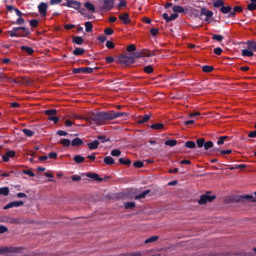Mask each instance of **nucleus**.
<instances>
[{
  "instance_id": "1",
  "label": "nucleus",
  "mask_w": 256,
  "mask_h": 256,
  "mask_svg": "<svg viewBox=\"0 0 256 256\" xmlns=\"http://www.w3.org/2000/svg\"><path fill=\"white\" fill-rule=\"evenodd\" d=\"M76 118H80L77 116H76ZM84 118L91 124L100 125L104 122L102 112L96 113L92 112H89Z\"/></svg>"
},
{
  "instance_id": "2",
  "label": "nucleus",
  "mask_w": 256,
  "mask_h": 256,
  "mask_svg": "<svg viewBox=\"0 0 256 256\" xmlns=\"http://www.w3.org/2000/svg\"><path fill=\"white\" fill-rule=\"evenodd\" d=\"M26 249L23 247L5 246L0 248V254H23Z\"/></svg>"
},
{
  "instance_id": "3",
  "label": "nucleus",
  "mask_w": 256,
  "mask_h": 256,
  "mask_svg": "<svg viewBox=\"0 0 256 256\" xmlns=\"http://www.w3.org/2000/svg\"><path fill=\"white\" fill-rule=\"evenodd\" d=\"M8 32L12 37L26 36L30 34V31L25 27L14 28L12 30Z\"/></svg>"
},
{
  "instance_id": "4",
  "label": "nucleus",
  "mask_w": 256,
  "mask_h": 256,
  "mask_svg": "<svg viewBox=\"0 0 256 256\" xmlns=\"http://www.w3.org/2000/svg\"><path fill=\"white\" fill-rule=\"evenodd\" d=\"M134 60H132L130 55L128 56H121L118 58V62L122 64L128 66L134 63Z\"/></svg>"
},
{
  "instance_id": "5",
  "label": "nucleus",
  "mask_w": 256,
  "mask_h": 256,
  "mask_svg": "<svg viewBox=\"0 0 256 256\" xmlns=\"http://www.w3.org/2000/svg\"><path fill=\"white\" fill-rule=\"evenodd\" d=\"M214 196H208L207 194H203L200 196L198 202L200 204H204L207 202H211L215 198Z\"/></svg>"
},
{
  "instance_id": "6",
  "label": "nucleus",
  "mask_w": 256,
  "mask_h": 256,
  "mask_svg": "<svg viewBox=\"0 0 256 256\" xmlns=\"http://www.w3.org/2000/svg\"><path fill=\"white\" fill-rule=\"evenodd\" d=\"M92 68H74L73 70V72L74 74L84 73V74H90L92 72Z\"/></svg>"
},
{
  "instance_id": "7",
  "label": "nucleus",
  "mask_w": 256,
  "mask_h": 256,
  "mask_svg": "<svg viewBox=\"0 0 256 256\" xmlns=\"http://www.w3.org/2000/svg\"><path fill=\"white\" fill-rule=\"evenodd\" d=\"M104 122L106 120H110L116 118L115 112L109 111L108 112H102Z\"/></svg>"
},
{
  "instance_id": "8",
  "label": "nucleus",
  "mask_w": 256,
  "mask_h": 256,
  "mask_svg": "<svg viewBox=\"0 0 256 256\" xmlns=\"http://www.w3.org/2000/svg\"><path fill=\"white\" fill-rule=\"evenodd\" d=\"M24 202L22 201H14L8 203V204L4 207V208L6 210L13 207H18L23 204Z\"/></svg>"
},
{
  "instance_id": "9",
  "label": "nucleus",
  "mask_w": 256,
  "mask_h": 256,
  "mask_svg": "<svg viewBox=\"0 0 256 256\" xmlns=\"http://www.w3.org/2000/svg\"><path fill=\"white\" fill-rule=\"evenodd\" d=\"M38 11L40 14L42 16H44L46 15V10L48 8V5L46 3L41 2L38 6Z\"/></svg>"
},
{
  "instance_id": "10",
  "label": "nucleus",
  "mask_w": 256,
  "mask_h": 256,
  "mask_svg": "<svg viewBox=\"0 0 256 256\" xmlns=\"http://www.w3.org/2000/svg\"><path fill=\"white\" fill-rule=\"evenodd\" d=\"M64 5L67 6L68 7L73 8L75 9H78L80 7V3L76 1L68 0L66 4H64Z\"/></svg>"
},
{
  "instance_id": "11",
  "label": "nucleus",
  "mask_w": 256,
  "mask_h": 256,
  "mask_svg": "<svg viewBox=\"0 0 256 256\" xmlns=\"http://www.w3.org/2000/svg\"><path fill=\"white\" fill-rule=\"evenodd\" d=\"M118 18L120 20H122L123 23L125 24H129L130 22L128 14L126 12L120 14Z\"/></svg>"
},
{
  "instance_id": "12",
  "label": "nucleus",
  "mask_w": 256,
  "mask_h": 256,
  "mask_svg": "<svg viewBox=\"0 0 256 256\" xmlns=\"http://www.w3.org/2000/svg\"><path fill=\"white\" fill-rule=\"evenodd\" d=\"M200 14L202 15H204L206 16L205 20H208L209 18L212 16L213 12L205 8H202L201 9Z\"/></svg>"
},
{
  "instance_id": "13",
  "label": "nucleus",
  "mask_w": 256,
  "mask_h": 256,
  "mask_svg": "<svg viewBox=\"0 0 256 256\" xmlns=\"http://www.w3.org/2000/svg\"><path fill=\"white\" fill-rule=\"evenodd\" d=\"M150 118L149 114L138 116L137 118V122L139 124H143L146 122Z\"/></svg>"
},
{
  "instance_id": "14",
  "label": "nucleus",
  "mask_w": 256,
  "mask_h": 256,
  "mask_svg": "<svg viewBox=\"0 0 256 256\" xmlns=\"http://www.w3.org/2000/svg\"><path fill=\"white\" fill-rule=\"evenodd\" d=\"M103 2L104 3V8L106 10H110L114 4V2L112 0H103Z\"/></svg>"
},
{
  "instance_id": "15",
  "label": "nucleus",
  "mask_w": 256,
  "mask_h": 256,
  "mask_svg": "<svg viewBox=\"0 0 256 256\" xmlns=\"http://www.w3.org/2000/svg\"><path fill=\"white\" fill-rule=\"evenodd\" d=\"M15 156V152L14 151L10 150L6 152L5 155L2 156V159L4 162H8L9 158H12Z\"/></svg>"
},
{
  "instance_id": "16",
  "label": "nucleus",
  "mask_w": 256,
  "mask_h": 256,
  "mask_svg": "<svg viewBox=\"0 0 256 256\" xmlns=\"http://www.w3.org/2000/svg\"><path fill=\"white\" fill-rule=\"evenodd\" d=\"M86 176L88 178H93L98 181L101 182L102 180V178L99 177L98 175L94 173H88Z\"/></svg>"
},
{
  "instance_id": "17",
  "label": "nucleus",
  "mask_w": 256,
  "mask_h": 256,
  "mask_svg": "<svg viewBox=\"0 0 256 256\" xmlns=\"http://www.w3.org/2000/svg\"><path fill=\"white\" fill-rule=\"evenodd\" d=\"M158 236H152L147 239H146L144 241V244H147L149 243H152L156 242L158 239Z\"/></svg>"
},
{
  "instance_id": "18",
  "label": "nucleus",
  "mask_w": 256,
  "mask_h": 256,
  "mask_svg": "<svg viewBox=\"0 0 256 256\" xmlns=\"http://www.w3.org/2000/svg\"><path fill=\"white\" fill-rule=\"evenodd\" d=\"M56 110L55 109L53 110H48L44 112L46 114L49 116V117H54L56 114Z\"/></svg>"
},
{
  "instance_id": "19",
  "label": "nucleus",
  "mask_w": 256,
  "mask_h": 256,
  "mask_svg": "<svg viewBox=\"0 0 256 256\" xmlns=\"http://www.w3.org/2000/svg\"><path fill=\"white\" fill-rule=\"evenodd\" d=\"M99 144V142L98 140H95L94 142L88 143V146L90 149V150H94L96 148L98 145Z\"/></svg>"
},
{
  "instance_id": "20",
  "label": "nucleus",
  "mask_w": 256,
  "mask_h": 256,
  "mask_svg": "<svg viewBox=\"0 0 256 256\" xmlns=\"http://www.w3.org/2000/svg\"><path fill=\"white\" fill-rule=\"evenodd\" d=\"M12 81L18 84H28L29 83V80L27 78H22L21 80H12Z\"/></svg>"
},
{
  "instance_id": "21",
  "label": "nucleus",
  "mask_w": 256,
  "mask_h": 256,
  "mask_svg": "<svg viewBox=\"0 0 256 256\" xmlns=\"http://www.w3.org/2000/svg\"><path fill=\"white\" fill-rule=\"evenodd\" d=\"M84 6L88 10L91 11L92 12H95V8H94V6L92 4H91L90 2H85L84 4Z\"/></svg>"
},
{
  "instance_id": "22",
  "label": "nucleus",
  "mask_w": 256,
  "mask_h": 256,
  "mask_svg": "<svg viewBox=\"0 0 256 256\" xmlns=\"http://www.w3.org/2000/svg\"><path fill=\"white\" fill-rule=\"evenodd\" d=\"M150 192L149 190H146L142 192V194H140L135 196L134 198L136 200H140L142 198H144L146 197V196Z\"/></svg>"
},
{
  "instance_id": "23",
  "label": "nucleus",
  "mask_w": 256,
  "mask_h": 256,
  "mask_svg": "<svg viewBox=\"0 0 256 256\" xmlns=\"http://www.w3.org/2000/svg\"><path fill=\"white\" fill-rule=\"evenodd\" d=\"M248 49L250 50H254L256 51V42L248 41Z\"/></svg>"
},
{
  "instance_id": "24",
  "label": "nucleus",
  "mask_w": 256,
  "mask_h": 256,
  "mask_svg": "<svg viewBox=\"0 0 256 256\" xmlns=\"http://www.w3.org/2000/svg\"><path fill=\"white\" fill-rule=\"evenodd\" d=\"M82 140L78 138H75L72 142V146H78L82 144Z\"/></svg>"
},
{
  "instance_id": "25",
  "label": "nucleus",
  "mask_w": 256,
  "mask_h": 256,
  "mask_svg": "<svg viewBox=\"0 0 256 256\" xmlns=\"http://www.w3.org/2000/svg\"><path fill=\"white\" fill-rule=\"evenodd\" d=\"M73 42L74 43L80 45L84 42V40L80 36H74L73 38Z\"/></svg>"
},
{
  "instance_id": "26",
  "label": "nucleus",
  "mask_w": 256,
  "mask_h": 256,
  "mask_svg": "<svg viewBox=\"0 0 256 256\" xmlns=\"http://www.w3.org/2000/svg\"><path fill=\"white\" fill-rule=\"evenodd\" d=\"M252 50L244 49L242 50V54L244 56H251L254 55V53L251 51Z\"/></svg>"
},
{
  "instance_id": "27",
  "label": "nucleus",
  "mask_w": 256,
  "mask_h": 256,
  "mask_svg": "<svg viewBox=\"0 0 256 256\" xmlns=\"http://www.w3.org/2000/svg\"><path fill=\"white\" fill-rule=\"evenodd\" d=\"M104 161L107 164H112L114 162V158L110 156H106L104 158Z\"/></svg>"
},
{
  "instance_id": "28",
  "label": "nucleus",
  "mask_w": 256,
  "mask_h": 256,
  "mask_svg": "<svg viewBox=\"0 0 256 256\" xmlns=\"http://www.w3.org/2000/svg\"><path fill=\"white\" fill-rule=\"evenodd\" d=\"M21 50H25L29 54H32L34 52L32 48L26 46H21Z\"/></svg>"
},
{
  "instance_id": "29",
  "label": "nucleus",
  "mask_w": 256,
  "mask_h": 256,
  "mask_svg": "<svg viewBox=\"0 0 256 256\" xmlns=\"http://www.w3.org/2000/svg\"><path fill=\"white\" fill-rule=\"evenodd\" d=\"M164 127V126L161 123H158L155 124H152L150 126V128L154 130H160L163 128Z\"/></svg>"
},
{
  "instance_id": "30",
  "label": "nucleus",
  "mask_w": 256,
  "mask_h": 256,
  "mask_svg": "<svg viewBox=\"0 0 256 256\" xmlns=\"http://www.w3.org/2000/svg\"><path fill=\"white\" fill-rule=\"evenodd\" d=\"M124 208L126 209H132L135 207V202H126L124 204Z\"/></svg>"
},
{
  "instance_id": "31",
  "label": "nucleus",
  "mask_w": 256,
  "mask_h": 256,
  "mask_svg": "<svg viewBox=\"0 0 256 256\" xmlns=\"http://www.w3.org/2000/svg\"><path fill=\"white\" fill-rule=\"evenodd\" d=\"M84 52V50L82 48H76L73 52L74 55L78 56L82 54Z\"/></svg>"
},
{
  "instance_id": "32",
  "label": "nucleus",
  "mask_w": 256,
  "mask_h": 256,
  "mask_svg": "<svg viewBox=\"0 0 256 256\" xmlns=\"http://www.w3.org/2000/svg\"><path fill=\"white\" fill-rule=\"evenodd\" d=\"M172 9L173 11L175 12H184L183 8L179 6H174Z\"/></svg>"
},
{
  "instance_id": "33",
  "label": "nucleus",
  "mask_w": 256,
  "mask_h": 256,
  "mask_svg": "<svg viewBox=\"0 0 256 256\" xmlns=\"http://www.w3.org/2000/svg\"><path fill=\"white\" fill-rule=\"evenodd\" d=\"M9 193V189L8 187L0 188V194L4 196H8Z\"/></svg>"
},
{
  "instance_id": "34",
  "label": "nucleus",
  "mask_w": 256,
  "mask_h": 256,
  "mask_svg": "<svg viewBox=\"0 0 256 256\" xmlns=\"http://www.w3.org/2000/svg\"><path fill=\"white\" fill-rule=\"evenodd\" d=\"M185 146L190 148H194L196 145L193 141H188L185 143Z\"/></svg>"
},
{
  "instance_id": "35",
  "label": "nucleus",
  "mask_w": 256,
  "mask_h": 256,
  "mask_svg": "<svg viewBox=\"0 0 256 256\" xmlns=\"http://www.w3.org/2000/svg\"><path fill=\"white\" fill-rule=\"evenodd\" d=\"M176 143H177L176 140H166L164 142L166 145L168 146H174L176 144Z\"/></svg>"
},
{
  "instance_id": "36",
  "label": "nucleus",
  "mask_w": 256,
  "mask_h": 256,
  "mask_svg": "<svg viewBox=\"0 0 256 256\" xmlns=\"http://www.w3.org/2000/svg\"><path fill=\"white\" fill-rule=\"evenodd\" d=\"M22 130L28 136H32L34 134V132L26 128H24Z\"/></svg>"
},
{
  "instance_id": "37",
  "label": "nucleus",
  "mask_w": 256,
  "mask_h": 256,
  "mask_svg": "<svg viewBox=\"0 0 256 256\" xmlns=\"http://www.w3.org/2000/svg\"><path fill=\"white\" fill-rule=\"evenodd\" d=\"M86 30L87 32H91L92 28V25L90 22H85Z\"/></svg>"
},
{
  "instance_id": "38",
  "label": "nucleus",
  "mask_w": 256,
  "mask_h": 256,
  "mask_svg": "<svg viewBox=\"0 0 256 256\" xmlns=\"http://www.w3.org/2000/svg\"><path fill=\"white\" fill-rule=\"evenodd\" d=\"M74 160L76 162L80 163L84 161V158L80 155H76L74 157Z\"/></svg>"
},
{
  "instance_id": "39",
  "label": "nucleus",
  "mask_w": 256,
  "mask_h": 256,
  "mask_svg": "<svg viewBox=\"0 0 256 256\" xmlns=\"http://www.w3.org/2000/svg\"><path fill=\"white\" fill-rule=\"evenodd\" d=\"M224 5V2L222 0H216L213 3V6L215 8H219Z\"/></svg>"
},
{
  "instance_id": "40",
  "label": "nucleus",
  "mask_w": 256,
  "mask_h": 256,
  "mask_svg": "<svg viewBox=\"0 0 256 256\" xmlns=\"http://www.w3.org/2000/svg\"><path fill=\"white\" fill-rule=\"evenodd\" d=\"M119 162L120 164L125 165H129L131 163V161L130 159H124V158H119Z\"/></svg>"
},
{
  "instance_id": "41",
  "label": "nucleus",
  "mask_w": 256,
  "mask_h": 256,
  "mask_svg": "<svg viewBox=\"0 0 256 256\" xmlns=\"http://www.w3.org/2000/svg\"><path fill=\"white\" fill-rule=\"evenodd\" d=\"M213 145V143L211 141H208L206 142H204V148L206 150H208L210 148H212Z\"/></svg>"
},
{
  "instance_id": "42",
  "label": "nucleus",
  "mask_w": 256,
  "mask_h": 256,
  "mask_svg": "<svg viewBox=\"0 0 256 256\" xmlns=\"http://www.w3.org/2000/svg\"><path fill=\"white\" fill-rule=\"evenodd\" d=\"M121 152L118 149H114L111 151L110 154L114 156H118L120 154Z\"/></svg>"
},
{
  "instance_id": "43",
  "label": "nucleus",
  "mask_w": 256,
  "mask_h": 256,
  "mask_svg": "<svg viewBox=\"0 0 256 256\" xmlns=\"http://www.w3.org/2000/svg\"><path fill=\"white\" fill-rule=\"evenodd\" d=\"M231 10V7L230 6H222L221 11L224 14H227Z\"/></svg>"
},
{
  "instance_id": "44",
  "label": "nucleus",
  "mask_w": 256,
  "mask_h": 256,
  "mask_svg": "<svg viewBox=\"0 0 256 256\" xmlns=\"http://www.w3.org/2000/svg\"><path fill=\"white\" fill-rule=\"evenodd\" d=\"M60 143L62 144L64 146H68L70 144V140L68 139H64L60 141Z\"/></svg>"
},
{
  "instance_id": "45",
  "label": "nucleus",
  "mask_w": 256,
  "mask_h": 256,
  "mask_svg": "<svg viewBox=\"0 0 256 256\" xmlns=\"http://www.w3.org/2000/svg\"><path fill=\"white\" fill-rule=\"evenodd\" d=\"M153 70L152 68L150 65L147 66L144 68V70L148 74H151Z\"/></svg>"
},
{
  "instance_id": "46",
  "label": "nucleus",
  "mask_w": 256,
  "mask_h": 256,
  "mask_svg": "<svg viewBox=\"0 0 256 256\" xmlns=\"http://www.w3.org/2000/svg\"><path fill=\"white\" fill-rule=\"evenodd\" d=\"M213 69H214V68L212 66H204L202 68V70L204 72H212Z\"/></svg>"
},
{
  "instance_id": "47",
  "label": "nucleus",
  "mask_w": 256,
  "mask_h": 256,
  "mask_svg": "<svg viewBox=\"0 0 256 256\" xmlns=\"http://www.w3.org/2000/svg\"><path fill=\"white\" fill-rule=\"evenodd\" d=\"M182 246V244H180L178 245H176V246H175V245H172L170 246H169L168 248H166V252H171V251H172L174 250H176V248L180 246Z\"/></svg>"
},
{
  "instance_id": "48",
  "label": "nucleus",
  "mask_w": 256,
  "mask_h": 256,
  "mask_svg": "<svg viewBox=\"0 0 256 256\" xmlns=\"http://www.w3.org/2000/svg\"><path fill=\"white\" fill-rule=\"evenodd\" d=\"M204 138H198V139L196 140V143H197L198 146L199 148H202V146H204Z\"/></svg>"
},
{
  "instance_id": "49",
  "label": "nucleus",
  "mask_w": 256,
  "mask_h": 256,
  "mask_svg": "<svg viewBox=\"0 0 256 256\" xmlns=\"http://www.w3.org/2000/svg\"><path fill=\"white\" fill-rule=\"evenodd\" d=\"M130 55V58H132V60H134V58H140L142 56L140 54L139 52L133 53Z\"/></svg>"
},
{
  "instance_id": "50",
  "label": "nucleus",
  "mask_w": 256,
  "mask_h": 256,
  "mask_svg": "<svg viewBox=\"0 0 256 256\" xmlns=\"http://www.w3.org/2000/svg\"><path fill=\"white\" fill-rule=\"evenodd\" d=\"M116 118L120 116L125 117L127 116V114L126 112H115Z\"/></svg>"
},
{
  "instance_id": "51",
  "label": "nucleus",
  "mask_w": 256,
  "mask_h": 256,
  "mask_svg": "<svg viewBox=\"0 0 256 256\" xmlns=\"http://www.w3.org/2000/svg\"><path fill=\"white\" fill-rule=\"evenodd\" d=\"M248 8L250 10H252L256 8V4L254 2H251L248 6Z\"/></svg>"
},
{
  "instance_id": "52",
  "label": "nucleus",
  "mask_w": 256,
  "mask_h": 256,
  "mask_svg": "<svg viewBox=\"0 0 256 256\" xmlns=\"http://www.w3.org/2000/svg\"><path fill=\"white\" fill-rule=\"evenodd\" d=\"M38 24V21L36 20H32L30 21V25L33 28L37 26Z\"/></svg>"
},
{
  "instance_id": "53",
  "label": "nucleus",
  "mask_w": 256,
  "mask_h": 256,
  "mask_svg": "<svg viewBox=\"0 0 256 256\" xmlns=\"http://www.w3.org/2000/svg\"><path fill=\"white\" fill-rule=\"evenodd\" d=\"M133 164L136 167L141 168L143 166V162L141 161H136Z\"/></svg>"
},
{
  "instance_id": "54",
  "label": "nucleus",
  "mask_w": 256,
  "mask_h": 256,
  "mask_svg": "<svg viewBox=\"0 0 256 256\" xmlns=\"http://www.w3.org/2000/svg\"><path fill=\"white\" fill-rule=\"evenodd\" d=\"M212 38L214 40L220 42L223 39V36L221 35H214Z\"/></svg>"
},
{
  "instance_id": "55",
  "label": "nucleus",
  "mask_w": 256,
  "mask_h": 256,
  "mask_svg": "<svg viewBox=\"0 0 256 256\" xmlns=\"http://www.w3.org/2000/svg\"><path fill=\"white\" fill-rule=\"evenodd\" d=\"M252 198H253V196L251 195H242L240 196V199L242 200H251Z\"/></svg>"
},
{
  "instance_id": "56",
  "label": "nucleus",
  "mask_w": 256,
  "mask_h": 256,
  "mask_svg": "<svg viewBox=\"0 0 256 256\" xmlns=\"http://www.w3.org/2000/svg\"><path fill=\"white\" fill-rule=\"evenodd\" d=\"M222 51V49L220 48H216L214 50V52L217 55L220 54Z\"/></svg>"
},
{
  "instance_id": "57",
  "label": "nucleus",
  "mask_w": 256,
  "mask_h": 256,
  "mask_svg": "<svg viewBox=\"0 0 256 256\" xmlns=\"http://www.w3.org/2000/svg\"><path fill=\"white\" fill-rule=\"evenodd\" d=\"M22 172L26 174H28L29 176H34V174L33 172H32V171L30 170H22Z\"/></svg>"
},
{
  "instance_id": "58",
  "label": "nucleus",
  "mask_w": 256,
  "mask_h": 256,
  "mask_svg": "<svg viewBox=\"0 0 256 256\" xmlns=\"http://www.w3.org/2000/svg\"><path fill=\"white\" fill-rule=\"evenodd\" d=\"M106 46L108 48H114V45L112 42L108 41L106 43Z\"/></svg>"
},
{
  "instance_id": "59",
  "label": "nucleus",
  "mask_w": 256,
  "mask_h": 256,
  "mask_svg": "<svg viewBox=\"0 0 256 256\" xmlns=\"http://www.w3.org/2000/svg\"><path fill=\"white\" fill-rule=\"evenodd\" d=\"M104 32L107 35H111L114 32V30L110 28H107L105 30Z\"/></svg>"
},
{
  "instance_id": "60",
  "label": "nucleus",
  "mask_w": 256,
  "mask_h": 256,
  "mask_svg": "<svg viewBox=\"0 0 256 256\" xmlns=\"http://www.w3.org/2000/svg\"><path fill=\"white\" fill-rule=\"evenodd\" d=\"M136 50V46L134 44H130L127 47V50L128 52H132Z\"/></svg>"
},
{
  "instance_id": "61",
  "label": "nucleus",
  "mask_w": 256,
  "mask_h": 256,
  "mask_svg": "<svg viewBox=\"0 0 256 256\" xmlns=\"http://www.w3.org/2000/svg\"><path fill=\"white\" fill-rule=\"evenodd\" d=\"M8 230L7 228L5 226L0 225V233L3 234Z\"/></svg>"
},
{
  "instance_id": "62",
  "label": "nucleus",
  "mask_w": 256,
  "mask_h": 256,
  "mask_svg": "<svg viewBox=\"0 0 256 256\" xmlns=\"http://www.w3.org/2000/svg\"><path fill=\"white\" fill-rule=\"evenodd\" d=\"M158 30L157 28H153L150 30L151 34L153 36H156L158 33Z\"/></svg>"
},
{
  "instance_id": "63",
  "label": "nucleus",
  "mask_w": 256,
  "mask_h": 256,
  "mask_svg": "<svg viewBox=\"0 0 256 256\" xmlns=\"http://www.w3.org/2000/svg\"><path fill=\"white\" fill-rule=\"evenodd\" d=\"M163 18L166 20V22H169L170 20V16L166 13H164L162 14Z\"/></svg>"
},
{
  "instance_id": "64",
  "label": "nucleus",
  "mask_w": 256,
  "mask_h": 256,
  "mask_svg": "<svg viewBox=\"0 0 256 256\" xmlns=\"http://www.w3.org/2000/svg\"><path fill=\"white\" fill-rule=\"evenodd\" d=\"M248 136L250 138H255L256 136V130L250 132Z\"/></svg>"
}]
</instances>
